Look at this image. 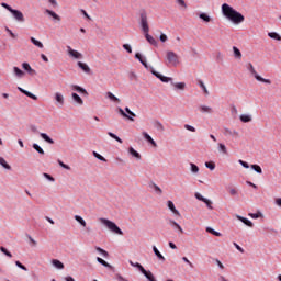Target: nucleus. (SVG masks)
Wrapping results in <instances>:
<instances>
[{
  "label": "nucleus",
  "mask_w": 281,
  "mask_h": 281,
  "mask_svg": "<svg viewBox=\"0 0 281 281\" xmlns=\"http://www.w3.org/2000/svg\"><path fill=\"white\" fill-rule=\"evenodd\" d=\"M218 148L221 153H223L224 155H227V147L224 144L220 143Z\"/></svg>",
  "instance_id": "obj_45"
},
{
  "label": "nucleus",
  "mask_w": 281,
  "mask_h": 281,
  "mask_svg": "<svg viewBox=\"0 0 281 281\" xmlns=\"http://www.w3.org/2000/svg\"><path fill=\"white\" fill-rule=\"evenodd\" d=\"M206 232H209L210 234H213V236H221V233H218L212 228H206Z\"/></svg>",
  "instance_id": "obj_58"
},
{
  "label": "nucleus",
  "mask_w": 281,
  "mask_h": 281,
  "mask_svg": "<svg viewBox=\"0 0 281 281\" xmlns=\"http://www.w3.org/2000/svg\"><path fill=\"white\" fill-rule=\"evenodd\" d=\"M11 14H13L14 19L16 21H20L21 23H23V21H25V18L23 16V13L19 10H11Z\"/></svg>",
  "instance_id": "obj_8"
},
{
  "label": "nucleus",
  "mask_w": 281,
  "mask_h": 281,
  "mask_svg": "<svg viewBox=\"0 0 281 281\" xmlns=\"http://www.w3.org/2000/svg\"><path fill=\"white\" fill-rule=\"evenodd\" d=\"M239 120L244 123H247V122H251V116L247 115V114H241L239 116Z\"/></svg>",
  "instance_id": "obj_33"
},
{
  "label": "nucleus",
  "mask_w": 281,
  "mask_h": 281,
  "mask_svg": "<svg viewBox=\"0 0 281 281\" xmlns=\"http://www.w3.org/2000/svg\"><path fill=\"white\" fill-rule=\"evenodd\" d=\"M155 126H156V128H157L158 131H164V124H161V122L157 121V122L155 123Z\"/></svg>",
  "instance_id": "obj_57"
},
{
  "label": "nucleus",
  "mask_w": 281,
  "mask_h": 281,
  "mask_svg": "<svg viewBox=\"0 0 281 281\" xmlns=\"http://www.w3.org/2000/svg\"><path fill=\"white\" fill-rule=\"evenodd\" d=\"M222 12H223V15L235 25H240V23L245 22V15L236 11L234 8H232L227 3H224L222 5Z\"/></svg>",
  "instance_id": "obj_1"
},
{
  "label": "nucleus",
  "mask_w": 281,
  "mask_h": 281,
  "mask_svg": "<svg viewBox=\"0 0 281 281\" xmlns=\"http://www.w3.org/2000/svg\"><path fill=\"white\" fill-rule=\"evenodd\" d=\"M22 68L27 71V74H30L31 76H34V74H36V70H34L32 68V66H30L27 63H23L22 64Z\"/></svg>",
  "instance_id": "obj_12"
},
{
  "label": "nucleus",
  "mask_w": 281,
  "mask_h": 281,
  "mask_svg": "<svg viewBox=\"0 0 281 281\" xmlns=\"http://www.w3.org/2000/svg\"><path fill=\"white\" fill-rule=\"evenodd\" d=\"M13 72L15 74L16 78H23V76H25V72L16 66L13 67Z\"/></svg>",
  "instance_id": "obj_19"
},
{
  "label": "nucleus",
  "mask_w": 281,
  "mask_h": 281,
  "mask_svg": "<svg viewBox=\"0 0 281 281\" xmlns=\"http://www.w3.org/2000/svg\"><path fill=\"white\" fill-rule=\"evenodd\" d=\"M5 31L8 32V34H10L11 38H16V34H14V33L12 32V30H10L9 27H7Z\"/></svg>",
  "instance_id": "obj_62"
},
{
  "label": "nucleus",
  "mask_w": 281,
  "mask_h": 281,
  "mask_svg": "<svg viewBox=\"0 0 281 281\" xmlns=\"http://www.w3.org/2000/svg\"><path fill=\"white\" fill-rule=\"evenodd\" d=\"M166 58L169 65H172V67H177L179 65V55L172 50H168L166 53Z\"/></svg>",
  "instance_id": "obj_4"
},
{
  "label": "nucleus",
  "mask_w": 281,
  "mask_h": 281,
  "mask_svg": "<svg viewBox=\"0 0 281 281\" xmlns=\"http://www.w3.org/2000/svg\"><path fill=\"white\" fill-rule=\"evenodd\" d=\"M145 37H146V41H148V43L150 45H157V40H155V37H153V35L145 33Z\"/></svg>",
  "instance_id": "obj_24"
},
{
  "label": "nucleus",
  "mask_w": 281,
  "mask_h": 281,
  "mask_svg": "<svg viewBox=\"0 0 281 281\" xmlns=\"http://www.w3.org/2000/svg\"><path fill=\"white\" fill-rule=\"evenodd\" d=\"M184 128H186L187 131H190L191 133H196V128H195L194 126H192V125L186 124V125H184Z\"/></svg>",
  "instance_id": "obj_51"
},
{
  "label": "nucleus",
  "mask_w": 281,
  "mask_h": 281,
  "mask_svg": "<svg viewBox=\"0 0 281 281\" xmlns=\"http://www.w3.org/2000/svg\"><path fill=\"white\" fill-rule=\"evenodd\" d=\"M153 251H154L155 256H157L158 259H160L162 262H166V257H164V255H161L159 249H157V246L153 247Z\"/></svg>",
  "instance_id": "obj_16"
},
{
  "label": "nucleus",
  "mask_w": 281,
  "mask_h": 281,
  "mask_svg": "<svg viewBox=\"0 0 281 281\" xmlns=\"http://www.w3.org/2000/svg\"><path fill=\"white\" fill-rule=\"evenodd\" d=\"M24 95H26L27 98H31L32 100H38V97H36L35 94H32V92L30 91L24 92Z\"/></svg>",
  "instance_id": "obj_48"
},
{
  "label": "nucleus",
  "mask_w": 281,
  "mask_h": 281,
  "mask_svg": "<svg viewBox=\"0 0 281 281\" xmlns=\"http://www.w3.org/2000/svg\"><path fill=\"white\" fill-rule=\"evenodd\" d=\"M71 89H72V91H78V93H83V95H88L89 94L87 92V90H85V88H82L80 86L72 85Z\"/></svg>",
  "instance_id": "obj_15"
},
{
  "label": "nucleus",
  "mask_w": 281,
  "mask_h": 281,
  "mask_svg": "<svg viewBox=\"0 0 281 281\" xmlns=\"http://www.w3.org/2000/svg\"><path fill=\"white\" fill-rule=\"evenodd\" d=\"M167 205H168L169 210L172 212V214H176V216H181V213H179V210H177V207H175V203L172 201H168Z\"/></svg>",
  "instance_id": "obj_10"
},
{
  "label": "nucleus",
  "mask_w": 281,
  "mask_h": 281,
  "mask_svg": "<svg viewBox=\"0 0 281 281\" xmlns=\"http://www.w3.org/2000/svg\"><path fill=\"white\" fill-rule=\"evenodd\" d=\"M255 172H258V175H262V168L259 165H251L250 167Z\"/></svg>",
  "instance_id": "obj_37"
},
{
  "label": "nucleus",
  "mask_w": 281,
  "mask_h": 281,
  "mask_svg": "<svg viewBox=\"0 0 281 281\" xmlns=\"http://www.w3.org/2000/svg\"><path fill=\"white\" fill-rule=\"evenodd\" d=\"M58 164L65 170H71V167H69V165H65V162H63V160H58Z\"/></svg>",
  "instance_id": "obj_50"
},
{
  "label": "nucleus",
  "mask_w": 281,
  "mask_h": 281,
  "mask_svg": "<svg viewBox=\"0 0 281 281\" xmlns=\"http://www.w3.org/2000/svg\"><path fill=\"white\" fill-rule=\"evenodd\" d=\"M117 112L120 113V115H122L123 117H126L131 122H135V119H133L128 114H126V112H124V110L122 108H117Z\"/></svg>",
  "instance_id": "obj_23"
},
{
  "label": "nucleus",
  "mask_w": 281,
  "mask_h": 281,
  "mask_svg": "<svg viewBox=\"0 0 281 281\" xmlns=\"http://www.w3.org/2000/svg\"><path fill=\"white\" fill-rule=\"evenodd\" d=\"M109 137H112V139H115L116 142H119V144H122V138H120L117 135H115L112 132L108 133Z\"/></svg>",
  "instance_id": "obj_38"
},
{
  "label": "nucleus",
  "mask_w": 281,
  "mask_h": 281,
  "mask_svg": "<svg viewBox=\"0 0 281 281\" xmlns=\"http://www.w3.org/2000/svg\"><path fill=\"white\" fill-rule=\"evenodd\" d=\"M55 100L57 103H59V106L65 104V97H63L60 92L55 93Z\"/></svg>",
  "instance_id": "obj_14"
},
{
  "label": "nucleus",
  "mask_w": 281,
  "mask_h": 281,
  "mask_svg": "<svg viewBox=\"0 0 281 281\" xmlns=\"http://www.w3.org/2000/svg\"><path fill=\"white\" fill-rule=\"evenodd\" d=\"M123 48L128 53V54H133V48L131 47V45L128 44H124Z\"/></svg>",
  "instance_id": "obj_54"
},
{
  "label": "nucleus",
  "mask_w": 281,
  "mask_h": 281,
  "mask_svg": "<svg viewBox=\"0 0 281 281\" xmlns=\"http://www.w3.org/2000/svg\"><path fill=\"white\" fill-rule=\"evenodd\" d=\"M67 52L71 58H76V60L82 59V54L71 48V46H67Z\"/></svg>",
  "instance_id": "obj_6"
},
{
  "label": "nucleus",
  "mask_w": 281,
  "mask_h": 281,
  "mask_svg": "<svg viewBox=\"0 0 281 281\" xmlns=\"http://www.w3.org/2000/svg\"><path fill=\"white\" fill-rule=\"evenodd\" d=\"M190 166H191V171L192 172H194V173H196V172H199V166H196V165H194V164H190Z\"/></svg>",
  "instance_id": "obj_56"
},
{
  "label": "nucleus",
  "mask_w": 281,
  "mask_h": 281,
  "mask_svg": "<svg viewBox=\"0 0 281 281\" xmlns=\"http://www.w3.org/2000/svg\"><path fill=\"white\" fill-rule=\"evenodd\" d=\"M178 8L179 10H186L188 4H186V1H178Z\"/></svg>",
  "instance_id": "obj_44"
},
{
  "label": "nucleus",
  "mask_w": 281,
  "mask_h": 281,
  "mask_svg": "<svg viewBox=\"0 0 281 281\" xmlns=\"http://www.w3.org/2000/svg\"><path fill=\"white\" fill-rule=\"evenodd\" d=\"M170 225H173V227H177L180 231V234H183V228L181 227V225H179V223L170 221Z\"/></svg>",
  "instance_id": "obj_40"
},
{
  "label": "nucleus",
  "mask_w": 281,
  "mask_h": 281,
  "mask_svg": "<svg viewBox=\"0 0 281 281\" xmlns=\"http://www.w3.org/2000/svg\"><path fill=\"white\" fill-rule=\"evenodd\" d=\"M205 167L209 168V170H214L216 168V164L213 161L205 162Z\"/></svg>",
  "instance_id": "obj_42"
},
{
  "label": "nucleus",
  "mask_w": 281,
  "mask_h": 281,
  "mask_svg": "<svg viewBox=\"0 0 281 281\" xmlns=\"http://www.w3.org/2000/svg\"><path fill=\"white\" fill-rule=\"evenodd\" d=\"M77 65L82 69V71H85V74H91V68L86 63L78 61Z\"/></svg>",
  "instance_id": "obj_11"
},
{
  "label": "nucleus",
  "mask_w": 281,
  "mask_h": 281,
  "mask_svg": "<svg viewBox=\"0 0 281 281\" xmlns=\"http://www.w3.org/2000/svg\"><path fill=\"white\" fill-rule=\"evenodd\" d=\"M238 221H240L241 223H244V225H247V227H254V223L251 221H249L246 217H243L240 215H237Z\"/></svg>",
  "instance_id": "obj_13"
},
{
  "label": "nucleus",
  "mask_w": 281,
  "mask_h": 281,
  "mask_svg": "<svg viewBox=\"0 0 281 281\" xmlns=\"http://www.w3.org/2000/svg\"><path fill=\"white\" fill-rule=\"evenodd\" d=\"M160 41L161 43H166V41H168V35L167 34H160Z\"/></svg>",
  "instance_id": "obj_63"
},
{
  "label": "nucleus",
  "mask_w": 281,
  "mask_h": 281,
  "mask_svg": "<svg viewBox=\"0 0 281 281\" xmlns=\"http://www.w3.org/2000/svg\"><path fill=\"white\" fill-rule=\"evenodd\" d=\"M268 36H269L270 38H274V41H281L280 34H278V33H276V32H270V33H268Z\"/></svg>",
  "instance_id": "obj_32"
},
{
  "label": "nucleus",
  "mask_w": 281,
  "mask_h": 281,
  "mask_svg": "<svg viewBox=\"0 0 281 281\" xmlns=\"http://www.w3.org/2000/svg\"><path fill=\"white\" fill-rule=\"evenodd\" d=\"M154 186V190H155V192H157V194H162V190H161V188H159V186H157V184H153Z\"/></svg>",
  "instance_id": "obj_59"
},
{
  "label": "nucleus",
  "mask_w": 281,
  "mask_h": 281,
  "mask_svg": "<svg viewBox=\"0 0 281 281\" xmlns=\"http://www.w3.org/2000/svg\"><path fill=\"white\" fill-rule=\"evenodd\" d=\"M128 153L130 155H132V157H135V159H142V155L137 150H135V148L130 147Z\"/></svg>",
  "instance_id": "obj_18"
},
{
  "label": "nucleus",
  "mask_w": 281,
  "mask_h": 281,
  "mask_svg": "<svg viewBox=\"0 0 281 281\" xmlns=\"http://www.w3.org/2000/svg\"><path fill=\"white\" fill-rule=\"evenodd\" d=\"M52 265H54L56 269H65V265L58 259H53Z\"/></svg>",
  "instance_id": "obj_22"
},
{
  "label": "nucleus",
  "mask_w": 281,
  "mask_h": 281,
  "mask_svg": "<svg viewBox=\"0 0 281 281\" xmlns=\"http://www.w3.org/2000/svg\"><path fill=\"white\" fill-rule=\"evenodd\" d=\"M33 148H34V150H36L40 155H45V150H43L42 147L38 146V144H33Z\"/></svg>",
  "instance_id": "obj_36"
},
{
  "label": "nucleus",
  "mask_w": 281,
  "mask_h": 281,
  "mask_svg": "<svg viewBox=\"0 0 281 281\" xmlns=\"http://www.w3.org/2000/svg\"><path fill=\"white\" fill-rule=\"evenodd\" d=\"M203 203H205L206 207H209V210H214V207L212 206V201H210L209 199H205L203 201Z\"/></svg>",
  "instance_id": "obj_52"
},
{
  "label": "nucleus",
  "mask_w": 281,
  "mask_h": 281,
  "mask_svg": "<svg viewBox=\"0 0 281 281\" xmlns=\"http://www.w3.org/2000/svg\"><path fill=\"white\" fill-rule=\"evenodd\" d=\"M229 194H231V196H236V194H238V191L235 188H231Z\"/></svg>",
  "instance_id": "obj_60"
},
{
  "label": "nucleus",
  "mask_w": 281,
  "mask_h": 281,
  "mask_svg": "<svg viewBox=\"0 0 281 281\" xmlns=\"http://www.w3.org/2000/svg\"><path fill=\"white\" fill-rule=\"evenodd\" d=\"M0 166L2 168H5V170H11L12 167L3 159V157H0Z\"/></svg>",
  "instance_id": "obj_26"
},
{
  "label": "nucleus",
  "mask_w": 281,
  "mask_h": 281,
  "mask_svg": "<svg viewBox=\"0 0 281 281\" xmlns=\"http://www.w3.org/2000/svg\"><path fill=\"white\" fill-rule=\"evenodd\" d=\"M250 218H260L262 213H249Z\"/></svg>",
  "instance_id": "obj_55"
},
{
  "label": "nucleus",
  "mask_w": 281,
  "mask_h": 281,
  "mask_svg": "<svg viewBox=\"0 0 281 281\" xmlns=\"http://www.w3.org/2000/svg\"><path fill=\"white\" fill-rule=\"evenodd\" d=\"M199 85L203 92L205 93V95H210V91H207V88L205 87V83H203V80H199Z\"/></svg>",
  "instance_id": "obj_35"
},
{
  "label": "nucleus",
  "mask_w": 281,
  "mask_h": 281,
  "mask_svg": "<svg viewBox=\"0 0 281 281\" xmlns=\"http://www.w3.org/2000/svg\"><path fill=\"white\" fill-rule=\"evenodd\" d=\"M200 111H201V113H212V108H210L207 105H201Z\"/></svg>",
  "instance_id": "obj_34"
},
{
  "label": "nucleus",
  "mask_w": 281,
  "mask_h": 281,
  "mask_svg": "<svg viewBox=\"0 0 281 281\" xmlns=\"http://www.w3.org/2000/svg\"><path fill=\"white\" fill-rule=\"evenodd\" d=\"M15 265L16 267H19V269H22V271H27V267L21 263V261H15Z\"/></svg>",
  "instance_id": "obj_49"
},
{
  "label": "nucleus",
  "mask_w": 281,
  "mask_h": 281,
  "mask_svg": "<svg viewBox=\"0 0 281 281\" xmlns=\"http://www.w3.org/2000/svg\"><path fill=\"white\" fill-rule=\"evenodd\" d=\"M40 135L42 139H45L47 142V144H54V139H52V137H49L46 133H41Z\"/></svg>",
  "instance_id": "obj_27"
},
{
  "label": "nucleus",
  "mask_w": 281,
  "mask_h": 281,
  "mask_svg": "<svg viewBox=\"0 0 281 281\" xmlns=\"http://www.w3.org/2000/svg\"><path fill=\"white\" fill-rule=\"evenodd\" d=\"M99 222L101 225H104L106 229H109L110 232H113V234H119V236H124V232L121 231L120 226L115 224V222H112L104 217H100Z\"/></svg>",
  "instance_id": "obj_2"
},
{
  "label": "nucleus",
  "mask_w": 281,
  "mask_h": 281,
  "mask_svg": "<svg viewBox=\"0 0 281 281\" xmlns=\"http://www.w3.org/2000/svg\"><path fill=\"white\" fill-rule=\"evenodd\" d=\"M143 137L149 143L151 144V146H154V148H157V143L155 142V139H153V137L146 133V132H143Z\"/></svg>",
  "instance_id": "obj_9"
},
{
  "label": "nucleus",
  "mask_w": 281,
  "mask_h": 281,
  "mask_svg": "<svg viewBox=\"0 0 281 281\" xmlns=\"http://www.w3.org/2000/svg\"><path fill=\"white\" fill-rule=\"evenodd\" d=\"M0 251H2L4 256H8V258H12V252L8 251L5 247H0Z\"/></svg>",
  "instance_id": "obj_41"
},
{
  "label": "nucleus",
  "mask_w": 281,
  "mask_h": 281,
  "mask_svg": "<svg viewBox=\"0 0 281 281\" xmlns=\"http://www.w3.org/2000/svg\"><path fill=\"white\" fill-rule=\"evenodd\" d=\"M106 98H109V100H111L112 102H116V104H120L121 102V100L112 92H106Z\"/></svg>",
  "instance_id": "obj_20"
},
{
  "label": "nucleus",
  "mask_w": 281,
  "mask_h": 281,
  "mask_svg": "<svg viewBox=\"0 0 281 281\" xmlns=\"http://www.w3.org/2000/svg\"><path fill=\"white\" fill-rule=\"evenodd\" d=\"M135 58H137V60H139V63H142V65L144 66L145 69H148V64L146 63V59L142 57V54L136 53Z\"/></svg>",
  "instance_id": "obj_17"
},
{
  "label": "nucleus",
  "mask_w": 281,
  "mask_h": 281,
  "mask_svg": "<svg viewBox=\"0 0 281 281\" xmlns=\"http://www.w3.org/2000/svg\"><path fill=\"white\" fill-rule=\"evenodd\" d=\"M31 43H33V45H35V47H40V49H43L44 45L41 43V41L31 37Z\"/></svg>",
  "instance_id": "obj_28"
},
{
  "label": "nucleus",
  "mask_w": 281,
  "mask_h": 281,
  "mask_svg": "<svg viewBox=\"0 0 281 281\" xmlns=\"http://www.w3.org/2000/svg\"><path fill=\"white\" fill-rule=\"evenodd\" d=\"M75 220L77 221V223H80L82 227H87V222L80 215H76Z\"/></svg>",
  "instance_id": "obj_31"
},
{
  "label": "nucleus",
  "mask_w": 281,
  "mask_h": 281,
  "mask_svg": "<svg viewBox=\"0 0 281 281\" xmlns=\"http://www.w3.org/2000/svg\"><path fill=\"white\" fill-rule=\"evenodd\" d=\"M93 157L99 159V161H106V158H104L102 155L98 154L97 151H93Z\"/></svg>",
  "instance_id": "obj_43"
},
{
  "label": "nucleus",
  "mask_w": 281,
  "mask_h": 281,
  "mask_svg": "<svg viewBox=\"0 0 281 281\" xmlns=\"http://www.w3.org/2000/svg\"><path fill=\"white\" fill-rule=\"evenodd\" d=\"M46 14H49V16H53V19H55V21H60L59 15L56 14V12H54L52 10H46Z\"/></svg>",
  "instance_id": "obj_30"
},
{
  "label": "nucleus",
  "mask_w": 281,
  "mask_h": 281,
  "mask_svg": "<svg viewBox=\"0 0 281 281\" xmlns=\"http://www.w3.org/2000/svg\"><path fill=\"white\" fill-rule=\"evenodd\" d=\"M195 199H198V201H202V203H203L206 198H203V195H201V193H195Z\"/></svg>",
  "instance_id": "obj_61"
},
{
  "label": "nucleus",
  "mask_w": 281,
  "mask_h": 281,
  "mask_svg": "<svg viewBox=\"0 0 281 281\" xmlns=\"http://www.w3.org/2000/svg\"><path fill=\"white\" fill-rule=\"evenodd\" d=\"M247 69L248 71H250L251 76H254V78L258 80V82H265L266 85H271L270 79H265L260 75H258V72L256 71V68H254V65L251 63L248 64Z\"/></svg>",
  "instance_id": "obj_3"
},
{
  "label": "nucleus",
  "mask_w": 281,
  "mask_h": 281,
  "mask_svg": "<svg viewBox=\"0 0 281 281\" xmlns=\"http://www.w3.org/2000/svg\"><path fill=\"white\" fill-rule=\"evenodd\" d=\"M238 162L240 164V166H243V168H249L248 162H245L244 160H238Z\"/></svg>",
  "instance_id": "obj_64"
},
{
  "label": "nucleus",
  "mask_w": 281,
  "mask_h": 281,
  "mask_svg": "<svg viewBox=\"0 0 281 281\" xmlns=\"http://www.w3.org/2000/svg\"><path fill=\"white\" fill-rule=\"evenodd\" d=\"M199 18L202 19L204 23H210V21H212V18H210V15H207L206 13H201Z\"/></svg>",
  "instance_id": "obj_29"
},
{
  "label": "nucleus",
  "mask_w": 281,
  "mask_h": 281,
  "mask_svg": "<svg viewBox=\"0 0 281 281\" xmlns=\"http://www.w3.org/2000/svg\"><path fill=\"white\" fill-rule=\"evenodd\" d=\"M24 95H26L27 98H31L32 100H38V97H36L35 94H32V92L30 91L24 92Z\"/></svg>",
  "instance_id": "obj_47"
},
{
  "label": "nucleus",
  "mask_w": 281,
  "mask_h": 281,
  "mask_svg": "<svg viewBox=\"0 0 281 281\" xmlns=\"http://www.w3.org/2000/svg\"><path fill=\"white\" fill-rule=\"evenodd\" d=\"M97 262H99L103 267H111V265H109V262H106L104 259H102L100 257L97 258Z\"/></svg>",
  "instance_id": "obj_39"
},
{
  "label": "nucleus",
  "mask_w": 281,
  "mask_h": 281,
  "mask_svg": "<svg viewBox=\"0 0 281 281\" xmlns=\"http://www.w3.org/2000/svg\"><path fill=\"white\" fill-rule=\"evenodd\" d=\"M140 27L144 34H148V32H150V27L148 26V18L144 13L140 14Z\"/></svg>",
  "instance_id": "obj_5"
},
{
  "label": "nucleus",
  "mask_w": 281,
  "mask_h": 281,
  "mask_svg": "<svg viewBox=\"0 0 281 281\" xmlns=\"http://www.w3.org/2000/svg\"><path fill=\"white\" fill-rule=\"evenodd\" d=\"M72 100L77 103V104H85V101H82V98H80V95H78V93L74 92L72 94Z\"/></svg>",
  "instance_id": "obj_21"
},
{
  "label": "nucleus",
  "mask_w": 281,
  "mask_h": 281,
  "mask_svg": "<svg viewBox=\"0 0 281 281\" xmlns=\"http://www.w3.org/2000/svg\"><path fill=\"white\" fill-rule=\"evenodd\" d=\"M175 87H176V89L183 90V89H186V83L184 82L175 83Z\"/></svg>",
  "instance_id": "obj_53"
},
{
  "label": "nucleus",
  "mask_w": 281,
  "mask_h": 281,
  "mask_svg": "<svg viewBox=\"0 0 281 281\" xmlns=\"http://www.w3.org/2000/svg\"><path fill=\"white\" fill-rule=\"evenodd\" d=\"M233 52L234 57L237 58V60H240V58H243V53H240V49H238V47L234 46Z\"/></svg>",
  "instance_id": "obj_25"
},
{
  "label": "nucleus",
  "mask_w": 281,
  "mask_h": 281,
  "mask_svg": "<svg viewBox=\"0 0 281 281\" xmlns=\"http://www.w3.org/2000/svg\"><path fill=\"white\" fill-rule=\"evenodd\" d=\"M95 249L99 251V254H102L104 256V258L109 257V252L106 250H104L100 247H97Z\"/></svg>",
  "instance_id": "obj_46"
},
{
  "label": "nucleus",
  "mask_w": 281,
  "mask_h": 281,
  "mask_svg": "<svg viewBox=\"0 0 281 281\" xmlns=\"http://www.w3.org/2000/svg\"><path fill=\"white\" fill-rule=\"evenodd\" d=\"M150 71H151L153 76H156V78H158V80H160L161 82H171V80H172V78L162 76L161 74L157 72L155 70V68H151Z\"/></svg>",
  "instance_id": "obj_7"
}]
</instances>
